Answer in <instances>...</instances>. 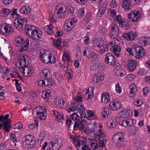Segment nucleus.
<instances>
[{
    "instance_id": "nucleus-20",
    "label": "nucleus",
    "mask_w": 150,
    "mask_h": 150,
    "mask_svg": "<svg viewBox=\"0 0 150 150\" xmlns=\"http://www.w3.org/2000/svg\"><path fill=\"white\" fill-rule=\"evenodd\" d=\"M120 103L117 100L115 99L109 105V108L113 110H116L121 108Z\"/></svg>"
},
{
    "instance_id": "nucleus-18",
    "label": "nucleus",
    "mask_w": 150,
    "mask_h": 150,
    "mask_svg": "<svg viewBox=\"0 0 150 150\" xmlns=\"http://www.w3.org/2000/svg\"><path fill=\"white\" fill-rule=\"evenodd\" d=\"M137 63L136 61L131 59L128 61L127 68L130 71H133L136 69Z\"/></svg>"
},
{
    "instance_id": "nucleus-34",
    "label": "nucleus",
    "mask_w": 150,
    "mask_h": 150,
    "mask_svg": "<svg viewBox=\"0 0 150 150\" xmlns=\"http://www.w3.org/2000/svg\"><path fill=\"white\" fill-rule=\"evenodd\" d=\"M9 13V9L4 8H2L0 11V16L3 17H5L8 16Z\"/></svg>"
},
{
    "instance_id": "nucleus-47",
    "label": "nucleus",
    "mask_w": 150,
    "mask_h": 150,
    "mask_svg": "<svg viewBox=\"0 0 150 150\" xmlns=\"http://www.w3.org/2000/svg\"><path fill=\"white\" fill-rule=\"evenodd\" d=\"M84 15V8H82L79 10L78 12L77 16L80 18L83 17Z\"/></svg>"
},
{
    "instance_id": "nucleus-38",
    "label": "nucleus",
    "mask_w": 150,
    "mask_h": 150,
    "mask_svg": "<svg viewBox=\"0 0 150 150\" xmlns=\"http://www.w3.org/2000/svg\"><path fill=\"white\" fill-rule=\"evenodd\" d=\"M44 113V111L38 112H37V116L41 120H45L46 119L47 116L45 115Z\"/></svg>"
},
{
    "instance_id": "nucleus-50",
    "label": "nucleus",
    "mask_w": 150,
    "mask_h": 150,
    "mask_svg": "<svg viewBox=\"0 0 150 150\" xmlns=\"http://www.w3.org/2000/svg\"><path fill=\"white\" fill-rule=\"evenodd\" d=\"M67 20H69L70 22L69 23L71 24V26L72 28L74 27V24L77 21L76 19L74 18H70Z\"/></svg>"
},
{
    "instance_id": "nucleus-28",
    "label": "nucleus",
    "mask_w": 150,
    "mask_h": 150,
    "mask_svg": "<svg viewBox=\"0 0 150 150\" xmlns=\"http://www.w3.org/2000/svg\"><path fill=\"white\" fill-rule=\"evenodd\" d=\"M118 122L116 119L110 120L108 121L107 125L109 127L112 128L116 127L118 125Z\"/></svg>"
},
{
    "instance_id": "nucleus-62",
    "label": "nucleus",
    "mask_w": 150,
    "mask_h": 150,
    "mask_svg": "<svg viewBox=\"0 0 150 150\" xmlns=\"http://www.w3.org/2000/svg\"><path fill=\"white\" fill-rule=\"evenodd\" d=\"M49 60H51V61H50L49 63H53L55 62V60L56 59L55 57L53 54L51 53L50 54V57H49Z\"/></svg>"
},
{
    "instance_id": "nucleus-44",
    "label": "nucleus",
    "mask_w": 150,
    "mask_h": 150,
    "mask_svg": "<svg viewBox=\"0 0 150 150\" xmlns=\"http://www.w3.org/2000/svg\"><path fill=\"white\" fill-rule=\"evenodd\" d=\"M81 112L80 117L81 120H84V119H83V118H85L86 114L85 112V110L83 107L80 110Z\"/></svg>"
},
{
    "instance_id": "nucleus-36",
    "label": "nucleus",
    "mask_w": 150,
    "mask_h": 150,
    "mask_svg": "<svg viewBox=\"0 0 150 150\" xmlns=\"http://www.w3.org/2000/svg\"><path fill=\"white\" fill-rule=\"evenodd\" d=\"M55 12H56L57 14H59V16L60 17L63 18L66 16L65 14L66 11L63 10V8L62 7L60 8L57 11H56Z\"/></svg>"
},
{
    "instance_id": "nucleus-14",
    "label": "nucleus",
    "mask_w": 150,
    "mask_h": 150,
    "mask_svg": "<svg viewBox=\"0 0 150 150\" xmlns=\"http://www.w3.org/2000/svg\"><path fill=\"white\" fill-rule=\"evenodd\" d=\"M38 84L41 86H45L48 85H52L54 84V81L52 80L50 77L47 78L45 80H40L38 81Z\"/></svg>"
},
{
    "instance_id": "nucleus-33",
    "label": "nucleus",
    "mask_w": 150,
    "mask_h": 150,
    "mask_svg": "<svg viewBox=\"0 0 150 150\" xmlns=\"http://www.w3.org/2000/svg\"><path fill=\"white\" fill-rule=\"evenodd\" d=\"M31 10L29 7L24 6L20 9V11L22 13L24 14H27L30 13Z\"/></svg>"
},
{
    "instance_id": "nucleus-49",
    "label": "nucleus",
    "mask_w": 150,
    "mask_h": 150,
    "mask_svg": "<svg viewBox=\"0 0 150 150\" xmlns=\"http://www.w3.org/2000/svg\"><path fill=\"white\" fill-rule=\"evenodd\" d=\"M9 69L6 67H2L0 65V72L2 74H6L9 72Z\"/></svg>"
},
{
    "instance_id": "nucleus-52",
    "label": "nucleus",
    "mask_w": 150,
    "mask_h": 150,
    "mask_svg": "<svg viewBox=\"0 0 150 150\" xmlns=\"http://www.w3.org/2000/svg\"><path fill=\"white\" fill-rule=\"evenodd\" d=\"M23 40H24V38L22 36H18L16 37L15 39V41L17 43L21 44Z\"/></svg>"
},
{
    "instance_id": "nucleus-43",
    "label": "nucleus",
    "mask_w": 150,
    "mask_h": 150,
    "mask_svg": "<svg viewBox=\"0 0 150 150\" xmlns=\"http://www.w3.org/2000/svg\"><path fill=\"white\" fill-rule=\"evenodd\" d=\"M125 112V116L123 115V117L125 118H127L130 117L132 115L133 113L132 111L130 110H126Z\"/></svg>"
},
{
    "instance_id": "nucleus-54",
    "label": "nucleus",
    "mask_w": 150,
    "mask_h": 150,
    "mask_svg": "<svg viewBox=\"0 0 150 150\" xmlns=\"http://www.w3.org/2000/svg\"><path fill=\"white\" fill-rule=\"evenodd\" d=\"M119 124L122 126L125 127H127L129 124L128 122V120H124L121 121H120Z\"/></svg>"
},
{
    "instance_id": "nucleus-11",
    "label": "nucleus",
    "mask_w": 150,
    "mask_h": 150,
    "mask_svg": "<svg viewBox=\"0 0 150 150\" xmlns=\"http://www.w3.org/2000/svg\"><path fill=\"white\" fill-rule=\"evenodd\" d=\"M51 53L50 52L47 51H45L43 53L40 52L39 54L40 58L41 60L45 63L48 64L49 61H51V60H49V57H50Z\"/></svg>"
},
{
    "instance_id": "nucleus-16",
    "label": "nucleus",
    "mask_w": 150,
    "mask_h": 150,
    "mask_svg": "<svg viewBox=\"0 0 150 150\" xmlns=\"http://www.w3.org/2000/svg\"><path fill=\"white\" fill-rule=\"evenodd\" d=\"M115 59L114 56L111 53H108L105 57V62L110 65H113L115 62Z\"/></svg>"
},
{
    "instance_id": "nucleus-15",
    "label": "nucleus",
    "mask_w": 150,
    "mask_h": 150,
    "mask_svg": "<svg viewBox=\"0 0 150 150\" xmlns=\"http://www.w3.org/2000/svg\"><path fill=\"white\" fill-rule=\"evenodd\" d=\"M83 107V105L79 103H73L71 104L69 108L67 109V110L68 112H74L77 110L79 111Z\"/></svg>"
},
{
    "instance_id": "nucleus-48",
    "label": "nucleus",
    "mask_w": 150,
    "mask_h": 150,
    "mask_svg": "<svg viewBox=\"0 0 150 150\" xmlns=\"http://www.w3.org/2000/svg\"><path fill=\"white\" fill-rule=\"evenodd\" d=\"M109 113V109L108 108L106 107L104 108L102 112V115L103 118H105L106 117V115L107 116Z\"/></svg>"
},
{
    "instance_id": "nucleus-22",
    "label": "nucleus",
    "mask_w": 150,
    "mask_h": 150,
    "mask_svg": "<svg viewBox=\"0 0 150 150\" xmlns=\"http://www.w3.org/2000/svg\"><path fill=\"white\" fill-rule=\"evenodd\" d=\"M21 43V46L20 48L21 52L23 51L26 50L29 46V40L28 39H24L23 40Z\"/></svg>"
},
{
    "instance_id": "nucleus-37",
    "label": "nucleus",
    "mask_w": 150,
    "mask_h": 150,
    "mask_svg": "<svg viewBox=\"0 0 150 150\" xmlns=\"http://www.w3.org/2000/svg\"><path fill=\"white\" fill-rule=\"evenodd\" d=\"M136 87V86L135 85L133 86L131 85L130 86L129 88L130 89V91L129 96L130 97L133 98L134 97L135 92L137 91V89Z\"/></svg>"
},
{
    "instance_id": "nucleus-39",
    "label": "nucleus",
    "mask_w": 150,
    "mask_h": 150,
    "mask_svg": "<svg viewBox=\"0 0 150 150\" xmlns=\"http://www.w3.org/2000/svg\"><path fill=\"white\" fill-rule=\"evenodd\" d=\"M48 26V29L47 31H46V32L47 34L49 35H53L54 34V32L52 31V29H53L54 27L52 25L50 24L49 25H47Z\"/></svg>"
},
{
    "instance_id": "nucleus-46",
    "label": "nucleus",
    "mask_w": 150,
    "mask_h": 150,
    "mask_svg": "<svg viewBox=\"0 0 150 150\" xmlns=\"http://www.w3.org/2000/svg\"><path fill=\"white\" fill-rule=\"evenodd\" d=\"M99 63L97 62H94L90 66V68L91 70L94 71L98 68Z\"/></svg>"
},
{
    "instance_id": "nucleus-58",
    "label": "nucleus",
    "mask_w": 150,
    "mask_h": 150,
    "mask_svg": "<svg viewBox=\"0 0 150 150\" xmlns=\"http://www.w3.org/2000/svg\"><path fill=\"white\" fill-rule=\"evenodd\" d=\"M91 58L93 61L97 60L98 57V54L95 52H93L91 54Z\"/></svg>"
},
{
    "instance_id": "nucleus-64",
    "label": "nucleus",
    "mask_w": 150,
    "mask_h": 150,
    "mask_svg": "<svg viewBox=\"0 0 150 150\" xmlns=\"http://www.w3.org/2000/svg\"><path fill=\"white\" fill-rule=\"evenodd\" d=\"M116 89L115 90L118 93H120L121 91V88L120 87L119 84L117 83L115 85Z\"/></svg>"
},
{
    "instance_id": "nucleus-25",
    "label": "nucleus",
    "mask_w": 150,
    "mask_h": 150,
    "mask_svg": "<svg viewBox=\"0 0 150 150\" xmlns=\"http://www.w3.org/2000/svg\"><path fill=\"white\" fill-rule=\"evenodd\" d=\"M107 7V5L106 3H103L100 7L97 13V16L98 17L102 16L105 12Z\"/></svg>"
},
{
    "instance_id": "nucleus-30",
    "label": "nucleus",
    "mask_w": 150,
    "mask_h": 150,
    "mask_svg": "<svg viewBox=\"0 0 150 150\" xmlns=\"http://www.w3.org/2000/svg\"><path fill=\"white\" fill-rule=\"evenodd\" d=\"M131 23L130 21H127L126 23L125 21H123L122 22L120 23L119 25L120 27L122 28L123 29L127 30L129 28Z\"/></svg>"
},
{
    "instance_id": "nucleus-23",
    "label": "nucleus",
    "mask_w": 150,
    "mask_h": 150,
    "mask_svg": "<svg viewBox=\"0 0 150 150\" xmlns=\"http://www.w3.org/2000/svg\"><path fill=\"white\" fill-rule=\"evenodd\" d=\"M122 7L126 10L128 11L131 8V6L130 0H123Z\"/></svg>"
},
{
    "instance_id": "nucleus-42",
    "label": "nucleus",
    "mask_w": 150,
    "mask_h": 150,
    "mask_svg": "<svg viewBox=\"0 0 150 150\" xmlns=\"http://www.w3.org/2000/svg\"><path fill=\"white\" fill-rule=\"evenodd\" d=\"M108 44H105V45L104 44L101 47V48L102 47V48H101L99 50L100 52V53H103L104 52L106 51H107L108 50Z\"/></svg>"
},
{
    "instance_id": "nucleus-6",
    "label": "nucleus",
    "mask_w": 150,
    "mask_h": 150,
    "mask_svg": "<svg viewBox=\"0 0 150 150\" xmlns=\"http://www.w3.org/2000/svg\"><path fill=\"white\" fill-rule=\"evenodd\" d=\"M73 140V143L76 146H78L76 148L77 150L79 149V147L81 145H83V147L81 148L82 150H91L89 146L87 145H85L84 142L83 141H80L79 138L78 137L74 138L71 137Z\"/></svg>"
},
{
    "instance_id": "nucleus-12",
    "label": "nucleus",
    "mask_w": 150,
    "mask_h": 150,
    "mask_svg": "<svg viewBox=\"0 0 150 150\" xmlns=\"http://www.w3.org/2000/svg\"><path fill=\"white\" fill-rule=\"evenodd\" d=\"M51 145L53 150H59L62 146V140L57 139H52L50 142Z\"/></svg>"
},
{
    "instance_id": "nucleus-9",
    "label": "nucleus",
    "mask_w": 150,
    "mask_h": 150,
    "mask_svg": "<svg viewBox=\"0 0 150 150\" xmlns=\"http://www.w3.org/2000/svg\"><path fill=\"white\" fill-rule=\"evenodd\" d=\"M134 49L135 52L134 54L136 58H140L144 56L145 51L143 48L136 45L134 46Z\"/></svg>"
},
{
    "instance_id": "nucleus-56",
    "label": "nucleus",
    "mask_w": 150,
    "mask_h": 150,
    "mask_svg": "<svg viewBox=\"0 0 150 150\" xmlns=\"http://www.w3.org/2000/svg\"><path fill=\"white\" fill-rule=\"evenodd\" d=\"M92 89L93 90V88H92ZM91 91H92L91 92L89 91V90H88L86 92V95H88V97L89 99L92 98L93 96V90H91Z\"/></svg>"
},
{
    "instance_id": "nucleus-40",
    "label": "nucleus",
    "mask_w": 150,
    "mask_h": 150,
    "mask_svg": "<svg viewBox=\"0 0 150 150\" xmlns=\"http://www.w3.org/2000/svg\"><path fill=\"white\" fill-rule=\"evenodd\" d=\"M74 8L71 5H69L67 7L65 11H67L68 13L70 12L73 14L74 12Z\"/></svg>"
},
{
    "instance_id": "nucleus-61",
    "label": "nucleus",
    "mask_w": 150,
    "mask_h": 150,
    "mask_svg": "<svg viewBox=\"0 0 150 150\" xmlns=\"http://www.w3.org/2000/svg\"><path fill=\"white\" fill-rule=\"evenodd\" d=\"M116 21V22L120 24V23H121V22H123V20L121 19V16L120 15L117 16L114 19Z\"/></svg>"
},
{
    "instance_id": "nucleus-4",
    "label": "nucleus",
    "mask_w": 150,
    "mask_h": 150,
    "mask_svg": "<svg viewBox=\"0 0 150 150\" xmlns=\"http://www.w3.org/2000/svg\"><path fill=\"white\" fill-rule=\"evenodd\" d=\"M124 133L123 132H119L115 135L113 137V142L116 143V146L120 147L124 144Z\"/></svg>"
},
{
    "instance_id": "nucleus-24",
    "label": "nucleus",
    "mask_w": 150,
    "mask_h": 150,
    "mask_svg": "<svg viewBox=\"0 0 150 150\" xmlns=\"http://www.w3.org/2000/svg\"><path fill=\"white\" fill-rule=\"evenodd\" d=\"M93 43L95 46L101 48L104 43V41L101 38H98L93 41Z\"/></svg>"
},
{
    "instance_id": "nucleus-29",
    "label": "nucleus",
    "mask_w": 150,
    "mask_h": 150,
    "mask_svg": "<svg viewBox=\"0 0 150 150\" xmlns=\"http://www.w3.org/2000/svg\"><path fill=\"white\" fill-rule=\"evenodd\" d=\"M34 35L35 36V38L33 37H30L34 40H37L39 39L42 37V32L38 28H37L35 31H34Z\"/></svg>"
},
{
    "instance_id": "nucleus-5",
    "label": "nucleus",
    "mask_w": 150,
    "mask_h": 150,
    "mask_svg": "<svg viewBox=\"0 0 150 150\" xmlns=\"http://www.w3.org/2000/svg\"><path fill=\"white\" fill-rule=\"evenodd\" d=\"M27 22L25 23L24 24L25 25V31L29 38L33 37L35 38V36L34 34L37 28L33 25L27 24Z\"/></svg>"
},
{
    "instance_id": "nucleus-19",
    "label": "nucleus",
    "mask_w": 150,
    "mask_h": 150,
    "mask_svg": "<svg viewBox=\"0 0 150 150\" xmlns=\"http://www.w3.org/2000/svg\"><path fill=\"white\" fill-rule=\"evenodd\" d=\"M9 25L4 23L0 25V33L5 35H8L9 33L8 30Z\"/></svg>"
},
{
    "instance_id": "nucleus-59",
    "label": "nucleus",
    "mask_w": 150,
    "mask_h": 150,
    "mask_svg": "<svg viewBox=\"0 0 150 150\" xmlns=\"http://www.w3.org/2000/svg\"><path fill=\"white\" fill-rule=\"evenodd\" d=\"M142 102L141 100L136 99L134 101V105L137 106H140L142 104Z\"/></svg>"
},
{
    "instance_id": "nucleus-41",
    "label": "nucleus",
    "mask_w": 150,
    "mask_h": 150,
    "mask_svg": "<svg viewBox=\"0 0 150 150\" xmlns=\"http://www.w3.org/2000/svg\"><path fill=\"white\" fill-rule=\"evenodd\" d=\"M9 140H6L4 144H0V150H6L7 149L6 147L8 145Z\"/></svg>"
},
{
    "instance_id": "nucleus-57",
    "label": "nucleus",
    "mask_w": 150,
    "mask_h": 150,
    "mask_svg": "<svg viewBox=\"0 0 150 150\" xmlns=\"http://www.w3.org/2000/svg\"><path fill=\"white\" fill-rule=\"evenodd\" d=\"M124 72H125L124 71L123 69H118V71L116 72V73L118 76H122L125 75V73Z\"/></svg>"
},
{
    "instance_id": "nucleus-10",
    "label": "nucleus",
    "mask_w": 150,
    "mask_h": 150,
    "mask_svg": "<svg viewBox=\"0 0 150 150\" xmlns=\"http://www.w3.org/2000/svg\"><path fill=\"white\" fill-rule=\"evenodd\" d=\"M21 71L24 75L26 76H30L32 75L33 71V68L29 64L22 67Z\"/></svg>"
},
{
    "instance_id": "nucleus-1",
    "label": "nucleus",
    "mask_w": 150,
    "mask_h": 150,
    "mask_svg": "<svg viewBox=\"0 0 150 150\" xmlns=\"http://www.w3.org/2000/svg\"><path fill=\"white\" fill-rule=\"evenodd\" d=\"M10 13L13 17L16 18L14 22L15 26L18 30H21L23 28L24 24L25 23L28 22V21L26 19L17 13L16 9L10 11Z\"/></svg>"
},
{
    "instance_id": "nucleus-7",
    "label": "nucleus",
    "mask_w": 150,
    "mask_h": 150,
    "mask_svg": "<svg viewBox=\"0 0 150 150\" xmlns=\"http://www.w3.org/2000/svg\"><path fill=\"white\" fill-rule=\"evenodd\" d=\"M22 140L23 142H25L27 147L29 148L33 147L35 143L33 136L31 135H26L23 138Z\"/></svg>"
},
{
    "instance_id": "nucleus-63",
    "label": "nucleus",
    "mask_w": 150,
    "mask_h": 150,
    "mask_svg": "<svg viewBox=\"0 0 150 150\" xmlns=\"http://www.w3.org/2000/svg\"><path fill=\"white\" fill-rule=\"evenodd\" d=\"M108 32L105 29V28H101L99 31V33L103 35H104L107 34V33Z\"/></svg>"
},
{
    "instance_id": "nucleus-32",
    "label": "nucleus",
    "mask_w": 150,
    "mask_h": 150,
    "mask_svg": "<svg viewBox=\"0 0 150 150\" xmlns=\"http://www.w3.org/2000/svg\"><path fill=\"white\" fill-rule=\"evenodd\" d=\"M112 50L115 54L117 57H118L120 54L121 51L120 47L118 45H115L114 47H112Z\"/></svg>"
},
{
    "instance_id": "nucleus-27",
    "label": "nucleus",
    "mask_w": 150,
    "mask_h": 150,
    "mask_svg": "<svg viewBox=\"0 0 150 150\" xmlns=\"http://www.w3.org/2000/svg\"><path fill=\"white\" fill-rule=\"evenodd\" d=\"M40 75L45 80L50 77V71L49 70L45 69L40 73Z\"/></svg>"
},
{
    "instance_id": "nucleus-2",
    "label": "nucleus",
    "mask_w": 150,
    "mask_h": 150,
    "mask_svg": "<svg viewBox=\"0 0 150 150\" xmlns=\"http://www.w3.org/2000/svg\"><path fill=\"white\" fill-rule=\"evenodd\" d=\"M9 116L8 114H6L5 116L3 115L0 116V129L3 127L6 132H9Z\"/></svg>"
},
{
    "instance_id": "nucleus-3",
    "label": "nucleus",
    "mask_w": 150,
    "mask_h": 150,
    "mask_svg": "<svg viewBox=\"0 0 150 150\" xmlns=\"http://www.w3.org/2000/svg\"><path fill=\"white\" fill-rule=\"evenodd\" d=\"M72 119L74 120H76L74 122V130H76L77 129H79L80 130H83L84 128V125L83 124V121L82 120L80 121L78 120L80 118L79 115L76 112L73 113L71 115Z\"/></svg>"
},
{
    "instance_id": "nucleus-60",
    "label": "nucleus",
    "mask_w": 150,
    "mask_h": 150,
    "mask_svg": "<svg viewBox=\"0 0 150 150\" xmlns=\"http://www.w3.org/2000/svg\"><path fill=\"white\" fill-rule=\"evenodd\" d=\"M99 140L100 141V143L102 142L101 145H100V147H104L105 146V144L107 142V140L106 138H101L100 137H99Z\"/></svg>"
},
{
    "instance_id": "nucleus-45",
    "label": "nucleus",
    "mask_w": 150,
    "mask_h": 150,
    "mask_svg": "<svg viewBox=\"0 0 150 150\" xmlns=\"http://www.w3.org/2000/svg\"><path fill=\"white\" fill-rule=\"evenodd\" d=\"M104 75H100V76L96 75L94 76V78L95 79V82L96 83L100 81H103L104 79Z\"/></svg>"
},
{
    "instance_id": "nucleus-31",
    "label": "nucleus",
    "mask_w": 150,
    "mask_h": 150,
    "mask_svg": "<svg viewBox=\"0 0 150 150\" xmlns=\"http://www.w3.org/2000/svg\"><path fill=\"white\" fill-rule=\"evenodd\" d=\"M110 95L108 93H103L101 95V100L102 102H104L105 103L110 102Z\"/></svg>"
},
{
    "instance_id": "nucleus-35",
    "label": "nucleus",
    "mask_w": 150,
    "mask_h": 150,
    "mask_svg": "<svg viewBox=\"0 0 150 150\" xmlns=\"http://www.w3.org/2000/svg\"><path fill=\"white\" fill-rule=\"evenodd\" d=\"M70 22L69 20H67L65 22V24L64 25V29L67 32L69 31L72 29L71 24L69 23Z\"/></svg>"
},
{
    "instance_id": "nucleus-21",
    "label": "nucleus",
    "mask_w": 150,
    "mask_h": 150,
    "mask_svg": "<svg viewBox=\"0 0 150 150\" xmlns=\"http://www.w3.org/2000/svg\"><path fill=\"white\" fill-rule=\"evenodd\" d=\"M27 56L25 57L24 55L21 54L19 58V62L20 66L21 67L29 64L28 61H27Z\"/></svg>"
},
{
    "instance_id": "nucleus-17",
    "label": "nucleus",
    "mask_w": 150,
    "mask_h": 150,
    "mask_svg": "<svg viewBox=\"0 0 150 150\" xmlns=\"http://www.w3.org/2000/svg\"><path fill=\"white\" fill-rule=\"evenodd\" d=\"M123 38L126 40L130 41L134 40L137 36V33L134 32H129L124 33L123 35Z\"/></svg>"
},
{
    "instance_id": "nucleus-13",
    "label": "nucleus",
    "mask_w": 150,
    "mask_h": 150,
    "mask_svg": "<svg viewBox=\"0 0 150 150\" xmlns=\"http://www.w3.org/2000/svg\"><path fill=\"white\" fill-rule=\"evenodd\" d=\"M111 30L110 32L111 38L114 39L117 38L119 35V28L116 25H114L111 26Z\"/></svg>"
},
{
    "instance_id": "nucleus-51",
    "label": "nucleus",
    "mask_w": 150,
    "mask_h": 150,
    "mask_svg": "<svg viewBox=\"0 0 150 150\" xmlns=\"http://www.w3.org/2000/svg\"><path fill=\"white\" fill-rule=\"evenodd\" d=\"M10 138L11 140H12L13 142L14 143H16L17 142V139L16 137L15 133H12L10 134Z\"/></svg>"
},
{
    "instance_id": "nucleus-55",
    "label": "nucleus",
    "mask_w": 150,
    "mask_h": 150,
    "mask_svg": "<svg viewBox=\"0 0 150 150\" xmlns=\"http://www.w3.org/2000/svg\"><path fill=\"white\" fill-rule=\"evenodd\" d=\"M56 118L57 120L59 122H62L64 120V116L60 113L57 115Z\"/></svg>"
},
{
    "instance_id": "nucleus-26",
    "label": "nucleus",
    "mask_w": 150,
    "mask_h": 150,
    "mask_svg": "<svg viewBox=\"0 0 150 150\" xmlns=\"http://www.w3.org/2000/svg\"><path fill=\"white\" fill-rule=\"evenodd\" d=\"M51 39L52 41H54L53 43L54 46L56 48H58L59 50H61L62 48V47L61 45V44L62 42V39L61 38L58 39L55 42L53 38H51Z\"/></svg>"
},
{
    "instance_id": "nucleus-53",
    "label": "nucleus",
    "mask_w": 150,
    "mask_h": 150,
    "mask_svg": "<svg viewBox=\"0 0 150 150\" xmlns=\"http://www.w3.org/2000/svg\"><path fill=\"white\" fill-rule=\"evenodd\" d=\"M50 91H47V92H45L44 93H43L42 97L44 98H46L47 99H49V97L50 96Z\"/></svg>"
},
{
    "instance_id": "nucleus-8",
    "label": "nucleus",
    "mask_w": 150,
    "mask_h": 150,
    "mask_svg": "<svg viewBox=\"0 0 150 150\" xmlns=\"http://www.w3.org/2000/svg\"><path fill=\"white\" fill-rule=\"evenodd\" d=\"M141 16V13L138 11H133L128 14V17L133 22L137 21L140 18Z\"/></svg>"
}]
</instances>
